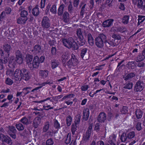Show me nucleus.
Here are the masks:
<instances>
[{
    "label": "nucleus",
    "mask_w": 145,
    "mask_h": 145,
    "mask_svg": "<svg viewBox=\"0 0 145 145\" xmlns=\"http://www.w3.org/2000/svg\"><path fill=\"white\" fill-rule=\"evenodd\" d=\"M133 4L137 5V7L140 9L145 10V0H132Z\"/></svg>",
    "instance_id": "6"
},
{
    "label": "nucleus",
    "mask_w": 145,
    "mask_h": 145,
    "mask_svg": "<svg viewBox=\"0 0 145 145\" xmlns=\"http://www.w3.org/2000/svg\"><path fill=\"white\" fill-rule=\"evenodd\" d=\"M133 84L132 82H127L126 84L124 85V86L123 88L125 89H130L132 88Z\"/></svg>",
    "instance_id": "40"
},
{
    "label": "nucleus",
    "mask_w": 145,
    "mask_h": 145,
    "mask_svg": "<svg viewBox=\"0 0 145 145\" xmlns=\"http://www.w3.org/2000/svg\"><path fill=\"white\" fill-rule=\"evenodd\" d=\"M134 124L135 125V127L138 131H140L142 129L141 123L138 122H137L135 120H134L133 122Z\"/></svg>",
    "instance_id": "32"
},
{
    "label": "nucleus",
    "mask_w": 145,
    "mask_h": 145,
    "mask_svg": "<svg viewBox=\"0 0 145 145\" xmlns=\"http://www.w3.org/2000/svg\"><path fill=\"white\" fill-rule=\"evenodd\" d=\"M20 121L24 125H27L29 124V122L28 119L25 117H24L22 118Z\"/></svg>",
    "instance_id": "33"
},
{
    "label": "nucleus",
    "mask_w": 145,
    "mask_h": 145,
    "mask_svg": "<svg viewBox=\"0 0 145 145\" xmlns=\"http://www.w3.org/2000/svg\"><path fill=\"white\" fill-rule=\"evenodd\" d=\"M145 58V56L142 54H140L137 57L136 61L138 62L142 61Z\"/></svg>",
    "instance_id": "50"
},
{
    "label": "nucleus",
    "mask_w": 145,
    "mask_h": 145,
    "mask_svg": "<svg viewBox=\"0 0 145 145\" xmlns=\"http://www.w3.org/2000/svg\"><path fill=\"white\" fill-rule=\"evenodd\" d=\"M6 83L8 85H11L12 84L13 82V81L9 78L8 77L7 78L6 81Z\"/></svg>",
    "instance_id": "59"
},
{
    "label": "nucleus",
    "mask_w": 145,
    "mask_h": 145,
    "mask_svg": "<svg viewBox=\"0 0 145 145\" xmlns=\"http://www.w3.org/2000/svg\"><path fill=\"white\" fill-rule=\"evenodd\" d=\"M130 17L128 15L124 16L122 18V22L125 25L127 24L129 22Z\"/></svg>",
    "instance_id": "31"
},
{
    "label": "nucleus",
    "mask_w": 145,
    "mask_h": 145,
    "mask_svg": "<svg viewBox=\"0 0 145 145\" xmlns=\"http://www.w3.org/2000/svg\"><path fill=\"white\" fill-rule=\"evenodd\" d=\"M27 20L28 18L22 17L20 16V17L18 19L17 22L19 24H24L26 23Z\"/></svg>",
    "instance_id": "22"
},
{
    "label": "nucleus",
    "mask_w": 145,
    "mask_h": 145,
    "mask_svg": "<svg viewBox=\"0 0 145 145\" xmlns=\"http://www.w3.org/2000/svg\"><path fill=\"white\" fill-rule=\"evenodd\" d=\"M50 10L53 13L55 14L56 12V5H53L51 7Z\"/></svg>",
    "instance_id": "58"
},
{
    "label": "nucleus",
    "mask_w": 145,
    "mask_h": 145,
    "mask_svg": "<svg viewBox=\"0 0 145 145\" xmlns=\"http://www.w3.org/2000/svg\"><path fill=\"white\" fill-rule=\"evenodd\" d=\"M28 15V12L27 11L25 10H22L20 13V16L22 17L28 18L27 16Z\"/></svg>",
    "instance_id": "49"
},
{
    "label": "nucleus",
    "mask_w": 145,
    "mask_h": 145,
    "mask_svg": "<svg viewBox=\"0 0 145 145\" xmlns=\"http://www.w3.org/2000/svg\"><path fill=\"white\" fill-rule=\"evenodd\" d=\"M5 66L6 65H5L4 64L3 62V60L0 59V70L4 71Z\"/></svg>",
    "instance_id": "53"
},
{
    "label": "nucleus",
    "mask_w": 145,
    "mask_h": 145,
    "mask_svg": "<svg viewBox=\"0 0 145 145\" xmlns=\"http://www.w3.org/2000/svg\"><path fill=\"white\" fill-rule=\"evenodd\" d=\"M31 89V87H25L23 88L22 90L23 93L24 94V96H25L27 94L29 93Z\"/></svg>",
    "instance_id": "41"
},
{
    "label": "nucleus",
    "mask_w": 145,
    "mask_h": 145,
    "mask_svg": "<svg viewBox=\"0 0 145 145\" xmlns=\"http://www.w3.org/2000/svg\"><path fill=\"white\" fill-rule=\"evenodd\" d=\"M76 34L79 39L84 38L81 29L80 28H79L77 29Z\"/></svg>",
    "instance_id": "44"
},
{
    "label": "nucleus",
    "mask_w": 145,
    "mask_h": 145,
    "mask_svg": "<svg viewBox=\"0 0 145 145\" xmlns=\"http://www.w3.org/2000/svg\"><path fill=\"white\" fill-rule=\"evenodd\" d=\"M127 135L128 139H131L135 138V134L134 131L129 132Z\"/></svg>",
    "instance_id": "36"
},
{
    "label": "nucleus",
    "mask_w": 145,
    "mask_h": 145,
    "mask_svg": "<svg viewBox=\"0 0 145 145\" xmlns=\"http://www.w3.org/2000/svg\"><path fill=\"white\" fill-rule=\"evenodd\" d=\"M8 134L13 139H15L16 138V133H11L10 131L7 132Z\"/></svg>",
    "instance_id": "61"
},
{
    "label": "nucleus",
    "mask_w": 145,
    "mask_h": 145,
    "mask_svg": "<svg viewBox=\"0 0 145 145\" xmlns=\"http://www.w3.org/2000/svg\"><path fill=\"white\" fill-rule=\"evenodd\" d=\"M88 49L87 48H84L81 50L80 56L81 58L84 60H87L89 58V55L87 52Z\"/></svg>",
    "instance_id": "11"
},
{
    "label": "nucleus",
    "mask_w": 145,
    "mask_h": 145,
    "mask_svg": "<svg viewBox=\"0 0 145 145\" xmlns=\"http://www.w3.org/2000/svg\"><path fill=\"white\" fill-rule=\"evenodd\" d=\"M63 95H61L53 97L52 98V99L55 101H57L58 100L61 98L63 97Z\"/></svg>",
    "instance_id": "60"
},
{
    "label": "nucleus",
    "mask_w": 145,
    "mask_h": 145,
    "mask_svg": "<svg viewBox=\"0 0 145 145\" xmlns=\"http://www.w3.org/2000/svg\"><path fill=\"white\" fill-rule=\"evenodd\" d=\"M106 114L104 112H101L98 116L97 120L100 122H103L106 119Z\"/></svg>",
    "instance_id": "14"
},
{
    "label": "nucleus",
    "mask_w": 145,
    "mask_h": 145,
    "mask_svg": "<svg viewBox=\"0 0 145 145\" xmlns=\"http://www.w3.org/2000/svg\"><path fill=\"white\" fill-rule=\"evenodd\" d=\"M114 20L109 19L104 21L102 23V25L104 27H108L111 26L113 24Z\"/></svg>",
    "instance_id": "12"
},
{
    "label": "nucleus",
    "mask_w": 145,
    "mask_h": 145,
    "mask_svg": "<svg viewBox=\"0 0 145 145\" xmlns=\"http://www.w3.org/2000/svg\"><path fill=\"white\" fill-rule=\"evenodd\" d=\"M106 35L103 33L99 34L95 39V44L97 47L99 48H103L104 44L106 40Z\"/></svg>",
    "instance_id": "2"
},
{
    "label": "nucleus",
    "mask_w": 145,
    "mask_h": 145,
    "mask_svg": "<svg viewBox=\"0 0 145 145\" xmlns=\"http://www.w3.org/2000/svg\"><path fill=\"white\" fill-rule=\"evenodd\" d=\"M14 61H16L17 63L19 64L22 63L23 61V59L22 58V56L16 57V59L14 60Z\"/></svg>",
    "instance_id": "55"
},
{
    "label": "nucleus",
    "mask_w": 145,
    "mask_h": 145,
    "mask_svg": "<svg viewBox=\"0 0 145 145\" xmlns=\"http://www.w3.org/2000/svg\"><path fill=\"white\" fill-rule=\"evenodd\" d=\"M41 119L39 117H36L33 121V125L35 128H37L40 123Z\"/></svg>",
    "instance_id": "16"
},
{
    "label": "nucleus",
    "mask_w": 145,
    "mask_h": 145,
    "mask_svg": "<svg viewBox=\"0 0 145 145\" xmlns=\"http://www.w3.org/2000/svg\"><path fill=\"white\" fill-rule=\"evenodd\" d=\"M49 71L48 70H40L39 71V76L42 78L44 79L46 78L48 74Z\"/></svg>",
    "instance_id": "20"
},
{
    "label": "nucleus",
    "mask_w": 145,
    "mask_h": 145,
    "mask_svg": "<svg viewBox=\"0 0 145 145\" xmlns=\"http://www.w3.org/2000/svg\"><path fill=\"white\" fill-rule=\"evenodd\" d=\"M9 131H10L11 133H16L17 130L13 126H9L8 130L7 132Z\"/></svg>",
    "instance_id": "54"
},
{
    "label": "nucleus",
    "mask_w": 145,
    "mask_h": 145,
    "mask_svg": "<svg viewBox=\"0 0 145 145\" xmlns=\"http://www.w3.org/2000/svg\"><path fill=\"white\" fill-rule=\"evenodd\" d=\"M14 79L16 81H20L22 79L21 70L17 69L14 73Z\"/></svg>",
    "instance_id": "10"
},
{
    "label": "nucleus",
    "mask_w": 145,
    "mask_h": 145,
    "mask_svg": "<svg viewBox=\"0 0 145 145\" xmlns=\"http://www.w3.org/2000/svg\"><path fill=\"white\" fill-rule=\"evenodd\" d=\"M33 59V56L30 55H28L26 57V63L27 64L28 66H29V64L32 62Z\"/></svg>",
    "instance_id": "37"
},
{
    "label": "nucleus",
    "mask_w": 145,
    "mask_h": 145,
    "mask_svg": "<svg viewBox=\"0 0 145 145\" xmlns=\"http://www.w3.org/2000/svg\"><path fill=\"white\" fill-rule=\"evenodd\" d=\"M63 19L64 21L67 23L69 21V13L67 11H65L63 14Z\"/></svg>",
    "instance_id": "26"
},
{
    "label": "nucleus",
    "mask_w": 145,
    "mask_h": 145,
    "mask_svg": "<svg viewBox=\"0 0 145 145\" xmlns=\"http://www.w3.org/2000/svg\"><path fill=\"white\" fill-rule=\"evenodd\" d=\"M53 84V81L52 80H47L46 82H44L43 83L42 85V86H44L46 84H48L49 85H50L51 84Z\"/></svg>",
    "instance_id": "63"
},
{
    "label": "nucleus",
    "mask_w": 145,
    "mask_h": 145,
    "mask_svg": "<svg viewBox=\"0 0 145 145\" xmlns=\"http://www.w3.org/2000/svg\"><path fill=\"white\" fill-rule=\"evenodd\" d=\"M66 124L67 126H69L71 124L72 118L70 115L68 116L66 118Z\"/></svg>",
    "instance_id": "46"
},
{
    "label": "nucleus",
    "mask_w": 145,
    "mask_h": 145,
    "mask_svg": "<svg viewBox=\"0 0 145 145\" xmlns=\"http://www.w3.org/2000/svg\"><path fill=\"white\" fill-rule=\"evenodd\" d=\"M3 48L7 54L8 56L9 57L10 52L12 50V48L10 45L8 43H5L3 45Z\"/></svg>",
    "instance_id": "13"
},
{
    "label": "nucleus",
    "mask_w": 145,
    "mask_h": 145,
    "mask_svg": "<svg viewBox=\"0 0 145 145\" xmlns=\"http://www.w3.org/2000/svg\"><path fill=\"white\" fill-rule=\"evenodd\" d=\"M135 114L137 120H139L142 117L143 112L140 109H137L135 111Z\"/></svg>",
    "instance_id": "25"
},
{
    "label": "nucleus",
    "mask_w": 145,
    "mask_h": 145,
    "mask_svg": "<svg viewBox=\"0 0 145 145\" xmlns=\"http://www.w3.org/2000/svg\"><path fill=\"white\" fill-rule=\"evenodd\" d=\"M50 126V123L49 122H47L44 124L43 127V131L44 132H47L49 129Z\"/></svg>",
    "instance_id": "47"
},
{
    "label": "nucleus",
    "mask_w": 145,
    "mask_h": 145,
    "mask_svg": "<svg viewBox=\"0 0 145 145\" xmlns=\"http://www.w3.org/2000/svg\"><path fill=\"white\" fill-rule=\"evenodd\" d=\"M71 141V136L69 133H68L66 137L65 142L66 144H69Z\"/></svg>",
    "instance_id": "52"
},
{
    "label": "nucleus",
    "mask_w": 145,
    "mask_h": 145,
    "mask_svg": "<svg viewBox=\"0 0 145 145\" xmlns=\"http://www.w3.org/2000/svg\"><path fill=\"white\" fill-rule=\"evenodd\" d=\"M127 139H128L127 134L125 133H123L120 137V140L122 142H123L126 141Z\"/></svg>",
    "instance_id": "42"
},
{
    "label": "nucleus",
    "mask_w": 145,
    "mask_h": 145,
    "mask_svg": "<svg viewBox=\"0 0 145 145\" xmlns=\"http://www.w3.org/2000/svg\"><path fill=\"white\" fill-rule=\"evenodd\" d=\"M91 133L86 131V133L84 134L83 137V140L85 142H88L89 140V138L91 135Z\"/></svg>",
    "instance_id": "21"
},
{
    "label": "nucleus",
    "mask_w": 145,
    "mask_h": 145,
    "mask_svg": "<svg viewBox=\"0 0 145 145\" xmlns=\"http://www.w3.org/2000/svg\"><path fill=\"white\" fill-rule=\"evenodd\" d=\"M116 135L114 134H112L109 137L108 142L110 145H116L115 143L116 141Z\"/></svg>",
    "instance_id": "15"
},
{
    "label": "nucleus",
    "mask_w": 145,
    "mask_h": 145,
    "mask_svg": "<svg viewBox=\"0 0 145 145\" xmlns=\"http://www.w3.org/2000/svg\"><path fill=\"white\" fill-rule=\"evenodd\" d=\"M41 25L42 28L44 29H48L50 26V21L47 16H44L43 18Z\"/></svg>",
    "instance_id": "5"
},
{
    "label": "nucleus",
    "mask_w": 145,
    "mask_h": 145,
    "mask_svg": "<svg viewBox=\"0 0 145 145\" xmlns=\"http://www.w3.org/2000/svg\"><path fill=\"white\" fill-rule=\"evenodd\" d=\"M62 42L63 45L67 48H72L73 50H78L79 48L78 45L72 37L68 39H62Z\"/></svg>",
    "instance_id": "1"
},
{
    "label": "nucleus",
    "mask_w": 145,
    "mask_h": 145,
    "mask_svg": "<svg viewBox=\"0 0 145 145\" xmlns=\"http://www.w3.org/2000/svg\"><path fill=\"white\" fill-rule=\"evenodd\" d=\"M135 61H130L127 64V66L129 69H134L135 67Z\"/></svg>",
    "instance_id": "34"
},
{
    "label": "nucleus",
    "mask_w": 145,
    "mask_h": 145,
    "mask_svg": "<svg viewBox=\"0 0 145 145\" xmlns=\"http://www.w3.org/2000/svg\"><path fill=\"white\" fill-rule=\"evenodd\" d=\"M33 51L36 54H40L42 52L41 46L39 44H36L34 46Z\"/></svg>",
    "instance_id": "18"
},
{
    "label": "nucleus",
    "mask_w": 145,
    "mask_h": 145,
    "mask_svg": "<svg viewBox=\"0 0 145 145\" xmlns=\"http://www.w3.org/2000/svg\"><path fill=\"white\" fill-rule=\"evenodd\" d=\"M14 59L13 58L10 59V60L9 62V64L8 65L9 67L11 69L14 68L16 66V63L14 62Z\"/></svg>",
    "instance_id": "38"
},
{
    "label": "nucleus",
    "mask_w": 145,
    "mask_h": 145,
    "mask_svg": "<svg viewBox=\"0 0 145 145\" xmlns=\"http://www.w3.org/2000/svg\"><path fill=\"white\" fill-rule=\"evenodd\" d=\"M17 129L19 131H22L24 130V125L20 123H17L16 125Z\"/></svg>",
    "instance_id": "43"
},
{
    "label": "nucleus",
    "mask_w": 145,
    "mask_h": 145,
    "mask_svg": "<svg viewBox=\"0 0 145 145\" xmlns=\"http://www.w3.org/2000/svg\"><path fill=\"white\" fill-rule=\"evenodd\" d=\"M22 79L25 81H27L30 79V77L29 71L25 69L21 70Z\"/></svg>",
    "instance_id": "9"
},
{
    "label": "nucleus",
    "mask_w": 145,
    "mask_h": 145,
    "mask_svg": "<svg viewBox=\"0 0 145 145\" xmlns=\"http://www.w3.org/2000/svg\"><path fill=\"white\" fill-rule=\"evenodd\" d=\"M38 5H37L32 10V14L35 16H38L39 14V9Z\"/></svg>",
    "instance_id": "23"
},
{
    "label": "nucleus",
    "mask_w": 145,
    "mask_h": 145,
    "mask_svg": "<svg viewBox=\"0 0 145 145\" xmlns=\"http://www.w3.org/2000/svg\"><path fill=\"white\" fill-rule=\"evenodd\" d=\"M79 39V41H77L76 42L78 45V46L79 47V45L80 46L84 45L86 42L85 40L84 39V38Z\"/></svg>",
    "instance_id": "45"
},
{
    "label": "nucleus",
    "mask_w": 145,
    "mask_h": 145,
    "mask_svg": "<svg viewBox=\"0 0 145 145\" xmlns=\"http://www.w3.org/2000/svg\"><path fill=\"white\" fill-rule=\"evenodd\" d=\"M70 55V53H69L68 52H66L64 55H63L62 56V58L63 60L65 61L68 59Z\"/></svg>",
    "instance_id": "51"
},
{
    "label": "nucleus",
    "mask_w": 145,
    "mask_h": 145,
    "mask_svg": "<svg viewBox=\"0 0 145 145\" xmlns=\"http://www.w3.org/2000/svg\"><path fill=\"white\" fill-rule=\"evenodd\" d=\"M88 41L90 45L92 46L94 44V39L90 33L88 35Z\"/></svg>",
    "instance_id": "30"
},
{
    "label": "nucleus",
    "mask_w": 145,
    "mask_h": 145,
    "mask_svg": "<svg viewBox=\"0 0 145 145\" xmlns=\"http://www.w3.org/2000/svg\"><path fill=\"white\" fill-rule=\"evenodd\" d=\"M78 60L76 56L73 54L71 55V58L67 62V65L69 67L71 68L72 66L74 67L78 63Z\"/></svg>",
    "instance_id": "3"
},
{
    "label": "nucleus",
    "mask_w": 145,
    "mask_h": 145,
    "mask_svg": "<svg viewBox=\"0 0 145 145\" xmlns=\"http://www.w3.org/2000/svg\"><path fill=\"white\" fill-rule=\"evenodd\" d=\"M54 126L56 129H59L62 126L59 122L58 120L56 119L53 120Z\"/></svg>",
    "instance_id": "29"
},
{
    "label": "nucleus",
    "mask_w": 145,
    "mask_h": 145,
    "mask_svg": "<svg viewBox=\"0 0 145 145\" xmlns=\"http://www.w3.org/2000/svg\"><path fill=\"white\" fill-rule=\"evenodd\" d=\"M71 130L72 134L74 135L75 132L76 130V126L72 125Z\"/></svg>",
    "instance_id": "64"
},
{
    "label": "nucleus",
    "mask_w": 145,
    "mask_h": 145,
    "mask_svg": "<svg viewBox=\"0 0 145 145\" xmlns=\"http://www.w3.org/2000/svg\"><path fill=\"white\" fill-rule=\"evenodd\" d=\"M144 86L143 81L141 80H139L136 83L134 87V89L136 92H140L143 90Z\"/></svg>",
    "instance_id": "4"
},
{
    "label": "nucleus",
    "mask_w": 145,
    "mask_h": 145,
    "mask_svg": "<svg viewBox=\"0 0 145 145\" xmlns=\"http://www.w3.org/2000/svg\"><path fill=\"white\" fill-rule=\"evenodd\" d=\"M126 28L123 26L117 27H116V31L121 33H123L126 30Z\"/></svg>",
    "instance_id": "48"
},
{
    "label": "nucleus",
    "mask_w": 145,
    "mask_h": 145,
    "mask_svg": "<svg viewBox=\"0 0 145 145\" xmlns=\"http://www.w3.org/2000/svg\"><path fill=\"white\" fill-rule=\"evenodd\" d=\"M38 57L36 56L34 57V59L32 61V62L30 63L28 67L30 69L32 70L34 68H38L39 66V64L38 62Z\"/></svg>",
    "instance_id": "8"
},
{
    "label": "nucleus",
    "mask_w": 145,
    "mask_h": 145,
    "mask_svg": "<svg viewBox=\"0 0 145 145\" xmlns=\"http://www.w3.org/2000/svg\"><path fill=\"white\" fill-rule=\"evenodd\" d=\"M138 22L137 23V26H138L140 24H142L145 20V18L144 16L138 15Z\"/></svg>",
    "instance_id": "35"
},
{
    "label": "nucleus",
    "mask_w": 145,
    "mask_h": 145,
    "mask_svg": "<svg viewBox=\"0 0 145 145\" xmlns=\"http://www.w3.org/2000/svg\"><path fill=\"white\" fill-rule=\"evenodd\" d=\"M65 6V5L63 4L60 5L57 11V13L59 16H61L63 14Z\"/></svg>",
    "instance_id": "28"
},
{
    "label": "nucleus",
    "mask_w": 145,
    "mask_h": 145,
    "mask_svg": "<svg viewBox=\"0 0 145 145\" xmlns=\"http://www.w3.org/2000/svg\"><path fill=\"white\" fill-rule=\"evenodd\" d=\"M106 42H105V44L107 46L110 47V46H114L116 44L115 42V40L112 39L111 41L110 40L107 39V37L106 35V38L105 39Z\"/></svg>",
    "instance_id": "19"
},
{
    "label": "nucleus",
    "mask_w": 145,
    "mask_h": 145,
    "mask_svg": "<svg viewBox=\"0 0 145 145\" xmlns=\"http://www.w3.org/2000/svg\"><path fill=\"white\" fill-rule=\"evenodd\" d=\"M6 15V14L5 12L3 11L0 15V21H3V19L5 18Z\"/></svg>",
    "instance_id": "62"
},
{
    "label": "nucleus",
    "mask_w": 145,
    "mask_h": 145,
    "mask_svg": "<svg viewBox=\"0 0 145 145\" xmlns=\"http://www.w3.org/2000/svg\"><path fill=\"white\" fill-rule=\"evenodd\" d=\"M89 116V110L88 108H85L83 110V118L85 121L87 120Z\"/></svg>",
    "instance_id": "17"
},
{
    "label": "nucleus",
    "mask_w": 145,
    "mask_h": 145,
    "mask_svg": "<svg viewBox=\"0 0 145 145\" xmlns=\"http://www.w3.org/2000/svg\"><path fill=\"white\" fill-rule=\"evenodd\" d=\"M69 3V4L67 7L68 11L70 14H72L74 12V8L72 7L71 1H70Z\"/></svg>",
    "instance_id": "39"
},
{
    "label": "nucleus",
    "mask_w": 145,
    "mask_h": 145,
    "mask_svg": "<svg viewBox=\"0 0 145 145\" xmlns=\"http://www.w3.org/2000/svg\"><path fill=\"white\" fill-rule=\"evenodd\" d=\"M51 67L52 69H54L59 64V63L57 60L55 59L51 60Z\"/></svg>",
    "instance_id": "24"
},
{
    "label": "nucleus",
    "mask_w": 145,
    "mask_h": 145,
    "mask_svg": "<svg viewBox=\"0 0 145 145\" xmlns=\"http://www.w3.org/2000/svg\"><path fill=\"white\" fill-rule=\"evenodd\" d=\"M135 76V74L134 72H131L127 74L125 77H123L124 80L125 81L129 80L134 77Z\"/></svg>",
    "instance_id": "27"
},
{
    "label": "nucleus",
    "mask_w": 145,
    "mask_h": 145,
    "mask_svg": "<svg viewBox=\"0 0 145 145\" xmlns=\"http://www.w3.org/2000/svg\"><path fill=\"white\" fill-rule=\"evenodd\" d=\"M46 144V145H53L54 144V142L53 139L50 138L47 140Z\"/></svg>",
    "instance_id": "56"
},
{
    "label": "nucleus",
    "mask_w": 145,
    "mask_h": 145,
    "mask_svg": "<svg viewBox=\"0 0 145 145\" xmlns=\"http://www.w3.org/2000/svg\"><path fill=\"white\" fill-rule=\"evenodd\" d=\"M0 139L3 142H5L9 145H11L12 143V140L8 135H5L0 133Z\"/></svg>",
    "instance_id": "7"
},
{
    "label": "nucleus",
    "mask_w": 145,
    "mask_h": 145,
    "mask_svg": "<svg viewBox=\"0 0 145 145\" xmlns=\"http://www.w3.org/2000/svg\"><path fill=\"white\" fill-rule=\"evenodd\" d=\"M128 111V108L125 106H123L121 108V111L122 114H126Z\"/></svg>",
    "instance_id": "57"
}]
</instances>
